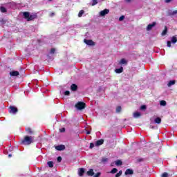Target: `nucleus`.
Returning <instances> with one entry per match:
<instances>
[{"mask_svg":"<svg viewBox=\"0 0 177 177\" xmlns=\"http://www.w3.org/2000/svg\"><path fill=\"white\" fill-rule=\"evenodd\" d=\"M32 143V137L26 136L24 139L21 140V145H31Z\"/></svg>","mask_w":177,"mask_h":177,"instance_id":"2","label":"nucleus"},{"mask_svg":"<svg viewBox=\"0 0 177 177\" xmlns=\"http://www.w3.org/2000/svg\"><path fill=\"white\" fill-rule=\"evenodd\" d=\"M84 174H85V169L80 168L78 169V175H79V176H84Z\"/></svg>","mask_w":177,"mask_h":177,"instance_id":"10","label":"nucleus"},{"mask_svg":"<svg viewBox=\"0 0 177 177\" xmlns=\"http://www.w3.org/2000/svg\"><path fill=\"white\" fill-rule=\"evenodd\" d=\"M53 16H55V12H50V17H53Z\"/></svg>","mask_w":177,"mask_h":177,"instance_id":"43","label":"nucleus"},{"mask_svg":"<svg viewBox=\"0 0 177 177\" xmlns=\"http://www.w3.org/2000/svg\"><path fill=\"white\" fill-rule=\"evenodd\" d=\"M156 24H157V22H153L152 24H149L147 27V31H150L153 27H155Z\"/></svg>","mask_w":177,"mask_h":177,"instance_id":"8","label":"nucleus"},{"mask_svg":"<svg viewBox=\"0 0 177 177\" xmlns=\"http://www.w3.org/2000/svg\"><path fill=\"white\" fill-rule=\"evenodd\" d=\"M125 175H133V170L131 169H127L124 173Z\"/></svg>","mask_w":177,"mask_h":177,"instance_id":"15","label":"nucleus"},{"mask_svg":"<svg viewBox=\"0 0 177 177\" xmlns=\"http://www.w3.org/2000/svg\"><path fill=\"white\" fill-rule=\"evenodd\" d=\"M64 95H65V96H68V95H70V92L68 91H66L64 92Z\"/></svg>","mask_w":177,"mask_h":177,"instance_id":"39","label":"nucleus"},{"mask_svg":"<svg viewBox=\"0 0 177 177\" xmlns=\"http://www.w3.org/2000/svg\"><path fill=\"white\" fill-rule=\"evenodd\" d=\"M107 161H109V158H102V162H107Z\"/></svg>","mask_w":177,"mask_h":177,"instance_id":"33","label":"nucleus"},{"mask_svg":"<svg viewBox=\"0 0 177 177\" xmlns=\"http://www.w3.org/2000/svg\"><path fill=\"white\" fill-rule=\"evenodd\" d=\"M55 52H56V49L55 48H51L50 53L51 55H53L55 53Z\"/></svg>","mask_w":177,"mask_h":177,"instance_id":"34","label":"nucleus"},{"mask_svg":"<svg viewBox=\"0 0 177 177\" xmlns=\"http://www.w3.org/2000/svg\"><path fill=\"white\" fill-rule=\"evenodd\" d=\"M23 16L24 19H26L27 21H32L35 20V19H38V15L37 12H33L32 15H30L28 12H24Z\"/></svg>","mask_w":177,"mask_h":177,"instance_id":"1","label":"nucleus"},{"mask_svg":"<svg viewBox=\"0 0 177 177\" xmlns=\"http://www.w3.org/2000/svg\"><path fill=\"white\" fill-rule=\"evenodd\" d=\"M120 64H128V62L127 61L126 59L122 58V59L120 61Z\"/></svg>","mask_w":177,"mask_h":177,"instance_id":"21","label":"nucleus"},{"mask_svg":"<svg viewBox=\"0 0 177 177\" xmlns=\"http://www.w3.org/2000/svg\"><path fill=\"white\" fill-rule=\"evenodd\" d=\"M125 19V16L122 15L121 17H120L119 18V21H122V20H124Z\"/></svg>","mask_w":177,"mask_h":177,"instance_id":"35","label":"nucleus"},{"mask_svg":"<svg viewBox=\"0 0 177 177\" xmlns=\"http://www.w3.org/2000/svg\"><path fill=\"white\" fill-rule=\"evenodd\" d=\"M75 106L76 107V109H77V110H84V109L86 107V104H85V102H78L75 105Z\"/></svg>","mask_w":177,"mask_h":177,"instance_id":"3","label":"nucleus"},{"mask_svg":"<svg viewBox=\"0 0 177 177\" xmlns=\"http://www.w3.org/2000/svg\"><path fill=\"white\" fill-rule=\"evenodd\" d=\"M88 176H93L95 175V172L93 171V169H90L87 171Z\"/></svg>","mask_w":177,"mask_h":177,"instance_id":"16","label":"nucleus"},{"mask_svg":"<svg viewBox=\"0 0 177 177\" xmlns=\"http://www.w3.org/2000/svg\"><path fill=\"white\" fill-rule=\"evenodd\" d=\"M162 177H168V173L165 172L162 174Z\"/></svg>","mask_w":177,"mask_h":177,"instance_id":"38","label":"nucleus"},{"mask_svg":"<svg viewBox=\"0 0 177 177\" xmlns=\"http://www.w3.org/2000/svg\"><path fill=\"white\" fill-rule=\"evenodd\" d=\"M171 42H172V44H176V42H177V38H176V37L173 36V37H171Z\"/></svg>","mask_w":177,"mask_h":177,"instance_id":"23","label":"nucleus"},{"mask_svg":"<svg viewBox=\"0 0 177 177\" xmlns=\"http://www.w3.org/2000/svg\"><path fill=\"white\" fill-rule=\"evenodd\" d=\"M175 82H176L175 80H170V81L168 82L167 86H172V85H175Z\"/></svg>","mask_w":177,"mask_h":177,"instance_id":"22","label":"nucleus"},{"mask_svg":"<svg viewBox=\"0 0 177 177\" xmlns=\"http://www.w3.org/2000/svg\"><path fill=\"white\" fill-rule=\"evenodd\" d=\"M26 132L28 135H34V131H33L32 129H31L30 127H26Z\"/></svg>","mask_w":177,"mask_h":177,"instance_id":"9","label":"nucleus"},{"mask_svg":"<svg viewBox=\"0 0 177 177\" xmlns=\"http://www.w3.org/2000/svg\"><path fill=\"white\" fill-rule=\"evenodd\" d=\"M47 165H48L49 168H53V162L52 161H48Z\"/></svg>","mask_w":177,"mask_h":177,"instance_id":"25","label":"nucleus"},{"mask_svg":"<svg viewBox=\"0 0 177 177\" xmlns=\"http://www.w3.org/2000/svg\"><path fill=\"white\" fill-rule=\"evenodd\" d=\"M93 147H95V144H93V142L90 143V147H89V148H90V149H93Z\"/></svg>","mask_w":177,"mask_h":177,"instance_id":"37","label":"nucleus"},{"mask_svg":"<svg viewBox=\"0 0 177 177\" xmlns=\"http://www.w3.org/2000/svg\"><path fill=\"white\" fill-rule=\"evenodd\" d=\"M146 109H147V107L146 106V105H142L140 106V110H146Z\"/></svg>","mask_w":177,"mask_h":177,"instance_id":"36","label":"nucleus"},{"mask_svg":"<svg viewBox=\"0 0 177 177\" xmlns=\"http://www.w3.org/2000/svg\"><path fill=\"white\" fill-rule=\"evenodd\" d=\"M77 89H78V86H77V84H73L71 86V90L73 91V92H75V91H77Z\"/></svg>","mask_w":177,"mask_h":177,"instance_id":"14","label":"nucleus"},{"mask_svg":"<svg viewBox=\"0 0 177 177\" xmlns=\"http://www.w3.org/2000/svg\"><path fill=\"white\" fill-rule=\"evenodd\" d=\"M86 135H91V132L89 131H86Z\"/></svg>","mask_w":177,"mask_h":177,"instance_id":"46","label":"nucleus"},{"mask_svg":"<svg viewBox=\"0 0 177 177\" xmlns=\"http://www.w3.org/2000/svg\"><path fill=\"white\" fill-rule=\"evenodd\" d=\"M160 104V106H167V102L165 100H161Z\"/></svg>","mask_w":177,"mask_h":177,"instance_id":"29","label":"nucleus"},{"mask_svg":"<svg viewBox=\"0 0 177 177\" xmlns=\"http://www.w3.org/2000/svg\"><path fill=\"white\" fill-rule=\"evenodd\" d=\"M142 161H143V159H142V158L138 160V162H142Z\"/></svg>","mask_w":177,"mask_h":177,"instance_id":"47","label":"nucleus"},{"mask_svg":"<svg viewBox=\"0 0 177 177\" xmlns=\"http://www.w3.org/2000/svg\"><path fill=\"white\" fill-rule=\"evenodd\" d=\"M58 162H60L62 161V156H58L57 158Z\"/></svg>","mask_w":177,"mask_h":177,"instance_id":"41","label":"nucleus"},{"mask_svg":"<svg viewBox=\"0 0 177 177\" xmlns=\"http://www.w3.org/2000/svg\"><path fill=\"white\" fill-rule=\"evenodd\" d=\"M150 128H151V129H154V126H150Z\"/></svg>","mask_w":177,"mask_h":177,"instance_id":"48","label":"nucleus"},{"mask_svg":"<svg viewBox=\"0 0 177 177\" xmlns=\"http://www.w3.org/2000/svg\"><path fill=\"white\" fill-rule=\"evenodd\" d=\"M55 149L57 150L58 151H62L66 149V146L63 145H57L55 146Z\"/></svg>","mask_w":177,"mask_h":177,"instance_id":"5","label":"nucleus"},{"mask_svg":"<svg viewBox=\"0 0 177 177\" xmlns=\"http://www.w3.org/2000/svg\"><path fill=\"white\" fill-rule=\"evenodd\" d=\"M84 44H86V45H88L89 46H95V42L93 41L91 39H84Z\"/></svg>","mask_w":177,"mask_h":177,"instance_id":"4","label":"nucleus"},{"mask_svg":"<svg viewBox=\"0 0 177 177\" xmlns=\"http://www.w3.org/2000/svg\"><path fill=\"white\" fill-rule=\"evenodd\" d=\"M127 3H130V2H132V0H124Z\"/></svg>","mask_w":177,"mask_h":177,"instance_id":"44","label":"nucleus"},{"mask_svg":"<svg viewBox=\"0 0 177 177\" xmlns=\"http://www.w3.org/2000/svg\"><path fill=\"white\" fill-rule=\"evenodd\" d=\"M153 122L155 124H161V118L158 117V118H155Z\"/></svg>","mask_w":177,"mask_h":177,"instance_id":"18","label":"nucleus"},{"mask_svg":"<svg viewBox=\"0 0 177 177\" xmlns=\"http://www.w3.org/2000/svg\"><path fill=\"white\" fill-rule=\"evenodd\" d=\"M92 4L91 6H95V5H97V0H92Z\"/></svg>","mask_w":177,"mask_h":177,"instance_id":"31","label":"nucleus"},{"mask_svg":"<svg viewBox=\"0 0 177 177\" xmlns=\"http://www.w3.org/2000/svg\"><path fill=\"white\" fill-rule=\"evenodd\" d=\"M115 164L117 165V167H121V165H122V161L118 160L115 162Z\"/></svg>","mask_w":177,"mask_h":177,"instance_id":"19","label":"nucleus"},{"mask_svg":"<svg viewBox=\"0 0 177 177\" xmlns=\"http://www.w3.org/2000/svg\"><path fill=\"white\" fill-rule=\"evenodd\" d=\"M167 46L168 48H171V41H167Z\"/></svg>","mask_w":177,"mask_h":177,"instance_id":"42","label":"nucleus"},{"mask_svg":"<svg viewBox=\"0 0 177 177\" xmlns=\"http://www.w3.org/2000/svg\"><path fill=\"white\" fill-rule=\"evenodd\" d=\"M122 108L121 106H117L116 108V113H121Z\"/></svg>","mask_w":177,"mask_h":177,"instance_id":"32","label":"nucleus"},{"mask_svg":"<svg viewBox=\"0 0 177 177\" xmlns=\"http://www.w3.org/2000/svg\"><path fill=\"white\" fill-rule=\"evenodd\" d=\"M115 73H116V74H121V73H124V68L121 66L120 68H116L115 70Z\"/></svg>","mask_w":177,"mask_h":177,"instance_id":"12","label":"nucleus"},{"mask_svg":"<svg viewBox=\"0 0 177 177\" xmlns=\"http://www.w3.org/2000/svg\"><path fill=\"white\" fill-rule=\"evenodd\" d=\"M60 132H66V129H65V128H62V129L60 130Z\"/></svg>","mask_w":177,"mask_h":177,"instance_id":"45","label":"nucleus"},{"mask_svg":"<svg viewBox=\"0 0 177 177\" xmlns=\"http://www.w3.org/2000/svg\"><path fill=\"white\" fill-rule=\"evenodd\" d=\"M10 75H11V77H17V75H20V73H19V71H11Z\"/></svg>","mask_w":177,"mask_h":177,"instance_id":"13","label":"nucleus"},{"mask_svg":"<svg viewBox=\"0 0 177 177\" xmlns=\"http://www.w3.org/2000/svg\"><path fill=\"white\" fill-rule=\"evenodd\" d=\"M133 115H134L135 118H138V117H140L141 114L140 112H135L133 113Z\"/></svg>","mask_w":177,"mask_h":177,"instance_id":"24","label":"nucleus"},{"mask_svg":"<svg viewBox=\"0 0 177 177\" xmlns=\"http://www.w3.org/2000/svg\"><path fill=\"white\" fill-rule=\"evenodd\" d=\"M121 175H122V170L119 171V172L115 174V177H120Z\"/></svg>","mask_w":177,"mask_h":177,"instance_id":"30","label":"nucleus"},{"mask_svg":"<svg viewBox=\"0 0 177 177\" xmlns=\"http://www.w3.org/2000/svg\"><path fill=\"white\" fill-rule=\"evenodd\" d=\"M84 10H81L78 13V17H82V15H84Z\"/></svg>","mask_w":177,"mask_h":177,"instance_id":"28","label":"nucleus"},{"mask_svg":"<svg viewBox=\"0 0 177 177\" xmlns=\"http://www.w3.org/2000/svg\"><path fill=\"white\" fill-rule=\"evenodd\" d=\"M101 175V173L100 172H97L95 175H94L93 177H100Z\"/></svg>","mask_w":177,"mask_h":177,"instance_id":"40","label":"nucleus"},{"mask_svg":"<svg viewBox=\"0 0 177 177\" xmlns=\"http://www.w3.org/2000/svg\"><path fill=\"white\" fill-rule=\"evenodd\" d=\"M104 143V140L100 139L96 141L95 146H102Z\"/></svg>","mask_w":177,"mask_h":177,"instance_id":"11","label":"nucleus"},{"mask_svg":"<svg viewBox=\"0 0 177 177\" xmlns=\"http://www.w3.org/2000/svg\"><path fill=\"white\" fill-rule=\"evenodd\" d=\"M167 32H168V28L167 27V26H165V29L163 30V31L162 32L161 35L162 37H164V35H167Z\"/></svg>","mask_w":177,"mask_h":177,"instance_id":"17","label":"nucleus"},{"mask_svg":"<svg viewBox=\"0 0 177 177\" xmlns=\"http://www.w3.org/2000/svg\"><path fill=\"white\" fill-rule=\"evenodd\" d=\"M117 172H118V169H117V168H113V169L110 171L111 174H117Z\"/></svg>","mask_w":177,"mask_h":177,"instance_id":"26","label":"nucleus"},{"mask_svg":"<svg viewBox=\"0 0 177 177\" xmlns=\"http://www.w3.org/2000/svg\"><path fill=\"white\" fill-rule=\"evenodd\" d=\"M0 10H1V12H2V13H6V8H5V7H3V6H1V8H0Z\"/></svg>","mask_w":177,"mask_h":177,"instance_id":"27","label":"nucleus"},{"mask_svg":"<svg viewBox=\"0 0 177 177\" xmlns=\"http://www.w3.org/2000/svg\"><path fill=\"white\" fill-rule=\"evenodd\" d=\"M110 12V10L109 9H104V10H102L100 12V15L103 17L106 16V15H109V12Z\"/></svg>","mask_w":177,"mask_h":177,"instance_id":"6","label":"nucleus"},{"mask_svg":"<svg viewBox=\"0 0 177 177\" xmlns=\"http://www.w3.org/2000/svg\"><path fill=\"white\" fill-rule=\"evenodd\" d=\"M19 110L16 108V106H10V113L12 114H16Z\"/></svg>","mask_w":177,"mask_h":177,"instance_id":"7","label":"nucleus"},{"mask_svg":"<svg viewBox=\"0 0 177 177\" xmlns=\"http://www.w3.org/2000/svg\"><path fill=\"white\" fill-rule=\"evenodd\" d=\"M8 157L10 158V157H12V154H9Z\"/></svg>","mask_w":177,"mask_h":177,"instance_id":"49","label":"nucleus"},{"mask_svg":"<svg viewBox=\"0 0 177 177\" xmlns=\"http://www.w3.org/2000/svg\"><path fill=\"white\" fill-rule=\"evenodd\" d=\"M177 14V10H174V11H169V12H168V15L169 16H174V15H176Z\"/></svg>","mask_w":177,"mask_h":177,"instance_id":"20","label":"nucleus"}]
</instances>
